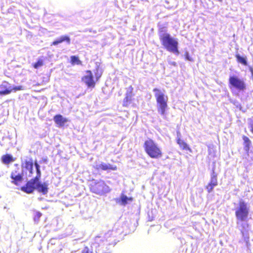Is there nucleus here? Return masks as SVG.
<instances>
[{"label": "nucleus", "instance_id": "f257e3e1", "mask_svg": "<svg viewBox=\"0 0 253 253\" xmlns=\"http://www.w3.org/2000/svg\"><path fill=\"white\" fill-rule=\"evenodd\" d=\"M145 153L152 159H160L163 156L162 148L153 139L148 138L143 144Z\"/></svg>", "mask_w": 253, "mask_h": 253}, {"label": "nucleus", "instance_id": "f03ea898", "mask_svg": "<svg viewBox=\"0 0 253 253\" xmlns=\"http://www.w3.org/2000/svg\"><path fill=\"white\" fill-rule=\"evenodd\" d=\"M159 39L163 46L169 51L178 55V42L176 39L171 37L169 33H165L159 35Z\"/></svg>", "mask_w": 253, "mask_h": 253}, {"label": "nucleus", "instance_id": "7ed1b4c3", "mask_svg": "<svg viewBox=\"0 0 253 253\" xmlns=\"http://www.w3.org/2000/svg\"><path fill=\"white\" fill-rule=\"evenodd\" d=\"M153 91L155 92V97L158 104V111L161 115L164 116L168 108V96L157 88H154Z\"/></svg>", "mask_w": 253, "mask_h": 253}, {"label": "nucleus", "instance_id": "20e7f679", "mask_svg": "<svg viewBox=\"0 0 253 253\" xmlns=\"http://www.w3.org/2000/svg\"><path fill=\"white\" fill-rule=\"evenodd\" d=\"M89 188L92 193L99 195H104L111 190L105 181L101 179L96 181L92 180L89 184Z\"/></svg>", "mask_w": 253, "mask_h": 253}, {"label": "nucleus", "instance_id": "39448f33", "mask_svg": "<svg viewBox=\"0 0 253 253\" xmlns=\"http://www.w3.org/2000/svg\"><path fill=\"white\" fill-rule=\"evenodd\" d=\"M249 214V208L246 203L243 200L239 201L238 206L235 209V214L237 221L240 222L246 221L248 220Z\"/></svg>", "mask_w": 253, "mask_h": 253}, {"label": "nucleus", "instance_id": "423d86ee", "mask_svg": "<svg viewBox=\"0 0 253 253\" xmlns=\"http://www.w3.org/2000/svg\"><path fill=\"white\" fill-rule=\"evenodd\" d=\"M26 186L27 183L21 187L20 190L27 194H31L35 190H37L38 192L43 195L46 194L48 192V184L45 182L41 183L39 181H36L35 183L32 186L33 187V189L32 188L29 189L28 187H26Z\"/></svg>", "mask_w": 253, "mask_h": 253}, {"label": "nucleus", "instance_id": "0eeeda50", "mask_svg": "<svg viewBox=\"0 0 253 253\" xmlns=\"http://www.w3.org/2000/svg\"><path fill=\"white\" fill-rule=\"evenodd\" d=\"M95 73V79L93 78L92 72L90 70H86L85 71V75L83 76L81 79L82 81L87 86L88 88H94L96 85V83L97 82L101 76V73Z\"/></svg>", "mask_w": 253, "mask_h": 253}, {"label": "nucleus", "instance_id": "6e6552de", "mask_svg": "<svg viewBox=\"0 0 253 253\" xmlns=\"http://www.w3.org/2000/svg\"><path fill=\"white\" fill-rule=\"evenodd\" d=\"M229 86L230 88H233L239 91H244L246 89V85L243 80L236 76L229 77Z\"/></svg>", "mask_w": 253, "mask_h": 253}, {"label": "nucleus", "instance_id": "1a4fd4ad", "mask_svg": "<svg viewBox=\"0 0 253 253\" xmlns=\"http://www.w3.org/2000/svg\"><path fill=\"white\" fill-rule=\"evenodd\" d=\"M129 89L128 91L126 92L125 97L123 100V106L125 107H128L131 104L133 99V88L131 85L129 87Z\"/></svg>", "mask_w": 253, "mask_h": 253}, {"label": "nucleus", "instance_id": "9d476101", "mask_svg": "<svg viewBox=\"0 0 253 253\" xmlns=\"http://www.w3.org/2000/svg\"><path fill=\"white\" fill-rule=\"evenodd\" d=\"M12 179L11 183L15 185H18L23 181V174L17 170H13L10 174Z\"/></svg>", "mask_w": 253, "mask_h": 253}, {"label": "nucleus", "instance_id": "9b49d317", "mask_svg": "<svg viewBox=\"0 0 253 253\" xmlns=\"http://www.w3.org/2000/svg\"><path fill=\"white\" fill-rule=\"evenodd\" d=\"M217 177V174L213 171L211 174V181L206 186V188L208 193H211L213 190V187L218 185Z\"/></svg>", "mask_w": 253, "mask_h": 253}, {"label": "nucleus", "instance_id": "f8f14e48", "mask_svg": "<svg viewBox=\"0 0 253 253\" xmlns=\"http://www.w3.org/2000/svg\"><path fill=\"white\" fill-rule=\"evenodd\" d=\"M95 169L97 170H116L117 167L116 166L112 165L111 164H107L104 163H102L99 165H97L94 167Z\"/></svg>", "mask_w": 253, "mask_h": 253}, {"label": "nucleus", "instance_id": "ddd939ff", "mask_svg": "<svg viewBox=\"0 0 253 253\" xmlns=\"http://www.w3.org/2000/svg\"><path fill=\"white\" fill-rule=\"evenodd\" d=\"M64 42H66L68 44H70L71 42V40L70 37L67 35L61 36L59 39L54 41L51 43V45H56Z\"/></svg>", "mask_w": 253, "mask_h": 253}, {"label": "nucleus", "instance_id": "4468645a", "mask_svg": "<svg viewBox=\"0 0 253 253\" xmlns=\"http://www.w3.org/2000/svg\"><path fill=\"white\" fill-rule=\"evenodd\" d=\"M176 142L179 145L181 150L188 151L190 153L192 152L191 148L184 140H182L180 138H177L176 139Z\"/></svg>", "mask_w": 253, "mask_h": 253}, {"label": "nucleus", "instance_id": "2eb2a0df", "mask_svg": "<svg viewBox=\"0 0 253 253\" xmlns=\"http://www.w3.org/2000/svg\"><path fill=\"white\" fill-rule=\"evenodd\" d=\"M37 175L33 178H32L30 180L27 182V186L26 187H28L29 189L33 188V186H32L34 183H35L36 181H39L41 176V172L40 169H37Z\"/></svg>", "mask_w": 253, "mask_h": 253}, {"label": "nucleus", "instance_id": "dca6fc26", "mask_svg": "<svg viewBox=\"0 0 253 253\" xmlns=\"http://www.w3.org/2000/svg\"><path fill=\"white\" fill-rule=\"evenodd\" d=\"M55 123L60 126H63L68 121L67 119L63 118L61 115L58 114L55 115L53 118Z\"/></svg>", "mask_w": 253, "mask_h": 253}, {"label": "nucleus", "instance_id": "f3484780", "mask_svg": "<svg viewBox=\"0 0 253 253\" xmlns=\"http://www.w3.org/2000/svg\"><path fill=\"white\" fill-rule=\"evenodd\" d=\"M12 91L10 87H7L6 83L2 84L0 85V95H6L10 94Z\"/></svg>", "mask_w": 253, "mask_h": 253}, {"label": "nucleus", "instance_id": "a211bd4d", "mask_svg": "<svg viewBox=\"0 0 253 253\" xmlns=\"http://www.w3.org/2000/svg\"><path fill=\"white\" fill-rule=\"evenodd\" d=\"M242 139L244 141L243 144L244 150L247 153H249L252 143L251 141L249 138L246 135H243L242 136Z\"/></svg>", "mask_w": 253, "mask_h": 253}, {"label": "nucleus", "instance_id": "6ab92c4d", "mask_svg": "<svg viewBox=\"0 0 253 253\" xmlns=\"http://www.w3.org/2000/svg\"><path fill=\"white\" fill-rule=\"evenodd\" d=\"M1 160L2 163L4 164H8L15 160L11 155L8 154L2 156Z\"/></svg>", "mask_w": 253, "mask_h": 253}, {"label": "nucleus", "instance_id": "aec40b11", "mask_svg": "<svg viewBox=\"0 0 253 253\" xmlns=\"http://www.w3.org/2000/svg\"><path fill=\"white\" fill-rule=\"evenodd\" d=\"M133 198L131 197L128 198L126 195L122 194L121 196L120 200L119 201L120 204L121 205L125 206L128 203V201H132Z\"/></svg>", "mask_w": 253, "mask_h": 253}, {"label": "nucleus", "instance_id": "412c9836", "mask_svg": "<svg viewBox=\"0 0 253 253\" xmlns=\"http://www.w3.org/2000/svg\"><path fill=\"white\" fill-rule=\"evenodd\" d=\"M235 57L237 62L241 63L243 65L247 66L248 65L247 57L240 56L239 54H236Z\"/></svg>", "mask_w": 253, "mask_h": 253}, {"label": "nucleus", "instance_id": "4be33fe9", "mask_svg": "<svg viewBox=\"0 0 253 253\" xmlns=\"http://www.w3.org/2000/svg\"><path fill=\"white\" fill-rule=\"evenodd\" d=\"M71 63L72 65H82V63L79 57L74 55L71 56Z\"/></svg>", "mask_w": 253, "mask_h": 253}, {"label": "nucleus", "instance_id": "5701e85b", "mask_svg": "<svg viewBox=\"0 0 253 253\" xmlns=\"http://www.w3.org/2000/svg\"><path fill=\"white\" fill-rule=\"evenodd\" d=\"M44 64L43 60L42 59H39L38 61L33 64L32 66L35 69H38L42 66Z\"/></svg>", "mask_w": 253, "mask_h": 253}, {"label": "nucleus", "instance_id": "b1692460", "mask_svg": "<svg viewBox=\"0 0 253 253\" xmlns=\"http://www.w3.org/2000/svg\"><path fill=\"white\" fill-rule=\"evenodd\" d=\"M42 215V213L40 211H36L34 213L33 219L34 221L38 222Z\"/></svg>", "mask_w": 253, "mask_h": 253}, {"label": "nucleus", "instance_id": "393cba45", "mask_svg": "<svg viewBox=\"0 0 253 253\" xmlns=\"http://www.w3.org/2000/svg\"><path fill=\"white\" fill-rule=\"evenodd\" d=\"M25 168L27 169H31L33 168V163L31 161L25 162Z\"/></svg>", "mask_w": 253, "mask_h": 253}, {"label": "nucleus", "instance_id": "a878e982", "mask_svg": "<svg viewBox=\"0 0 253 253\" xmlns=\"http://www.w3.org/2000/svg\"><path fill=\"white\" fill-rule=\"evenodd\" d=\"M184 56L186 60L189 61H194V59L189 55V54L187 51H186L184 53Z\"/></svg>", "mask_w": 253, "mask_h": 253}, {"label": "nucleus", "instance_id": "bb28decb", "mask_svg": "<svg viewBox=\"0 0 253 253\" xmlns=\"http://www.w3.org/2000/svg\"><path fill=\"white\" fill-rule=\"evenodd\" d=\"M11 89H12V91H16L18 90H22L23 88H22V86H15L13 88H11Z\"/></svg>", "mask_w": 253, "mask_h": 253}, {"label": "nucleus", "instance_id": "cd10ccee", "mask_svg": "<svg viewBox=\"0 0 253 253\" xmlns=\"http://www.w3.org/2000/svg\"><path fill=\"white\" fill-rule=\"evenodd\" d=\"M82 253H90L88 248L87 247H84Z\"/></svg>", "mask_w": 253, "mask_h": 253}, {"label": "nucleus", "instance_id": "c85d7f7f", "mask_svg": "<svg viewBox=\"0 0 253 253\" xmlns=\"http://www.w3.org/2000/svg\"><path fill=\"white\" fill-rule=\"evenodd\" d=\"M241 226H242L243 229H245V230H246V228L249 227V224H242Z\"/></svg>", "mask_w": 253, "mask_h": 253}, {"label": "nucleus", "instance_id": "c756f323", "mask_svg": "<svg viewBox=\"0 0 253 253\" xmlns=\"http://www.w3.org/2000/svg\"><path fill=\"white\" fill-rule=\"evenodd\" d=\"M250 131L253 133V123H251L250 124Z\"/></svg>", "mask_w": 253, "mask_h": 253}, {"label": "nucleus", "instance_id": "7c9ffc66", "mask_svg": "<svg viewBox=\"0 0 253 253\" xmlns=\"http://www.w3.org/2000/svg\"><path fill=\"white\" fill-rule=\"evenodd\" d=\"M35 166L36 170L40 169V167L39 165L38 164L37 162H36L35 163Z\"/></svg>", "mask_w": 253, "mask_h": 253}, {"label": "nucleus", "instance_id": "2f4dec72", "mask_svg": "<svg viewBox=\"0 0 253 253\" xmlns=\"http://www.w3.org/2000/svg\"><path fill=\"white\" fill-rule=\"evenodd\" d=\"M29 171V172L30 174H33V168H32L31 169H28Z\"/></svg>", "mask_w": 253, "mask_h": 253}, {"label": "nucleus", "instance_id": "473e14b6", "mask_svg": "<svg viewBox=\"0 0 253 253\" xmlns=\"http://www.w3.org/2000/svg\"><path fill=\"white\" fill-rule=\"evenodd\" d=\"M241 233H242V234L243 236H244V234H245V233H244V231H243V230H241Z\"/></svg>", "mask_w": 253, "mask_h": 253}, {"label": "nucleus", "instance_id": "72a5a7b5", "mask_svg": "<svg viewBox=\"0 0 253 253\" xmlns=\"http://www.w3.org/2000/svg\"><path fill=\"white\" fill-rule=\"evenodd\" d=\"M249 237H247V242H249Z\"/></svg>", "mask_w": 253, "mask_h": 253}, {"label": "nucleus", "instance_id": "f704fd0d", "mask_svg": "<svg viewBox=\"0 0 253 253\" xmlns=\"http://www.w3.org/2000/svg\"><path fill=\"white\" fill-rule=\"evenodd\" d=\"M251 71L252 72V73H253V69H251Z\"/></svg>", "mask_w": 253, "mask_h": 253}, {"label": "nucleus", "instance_id": "c9c22d12", "mask_svg": "<svg viewBox=\"0 0 253 253\" xmlns=\"http://www.w3.org/2000/svg\"><path fill=\"white\" fill-rule=\"evenodd\" d=\"M218 0L220 1H221L222 0Z\"/></svg>", "mask_w": 253, "mask_h": 253}]
</instances>
